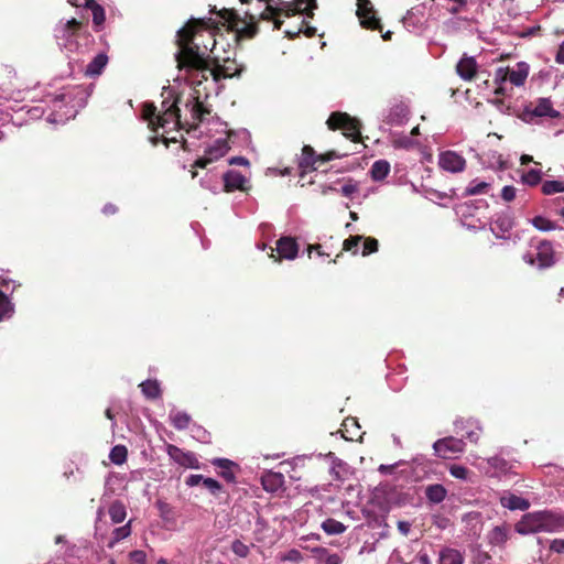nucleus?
Here are the masks:
<instances>
[{"instance_id":"f257e3e1","label":"nucleus","mask_w":564,"mask_h":564,"mask_svg":"<svg viewBox=\"0 0 564 564\" xmlns=\"http://www.w3.org/2000/svg\"><path fill=\"white\" fill-rule=\"evenodd\" d=\"M199 22L195 20L188 21L182 29L177 31V46L175 53L177 67L181 73H184L183 79L192 86H198L209 77L214 82H219L223 78H231L239 76L241 69L231 66H217L212 68L208 62V46L204 44L200 48L199 37H203L202 30L197 29Z\"/></svg>"},{"instance_id":"f03ea898","label":"nucleus","mask_w":564,"mask_h":564,"mask_svg":"<svg viewBox=\"0 0 564 564\" xmlns=\"http://www.w3.org/2000/svg\"><path fill=\"white\" fill-rule=\"evenodd\" d=\"M178 117L176 101H171L169 97L162 101L159 112L152 104H144L142 118L148 122L149 128L156 133V135L150 139L151 142L153 144H156L160 140L164 143L176 142L180 127Z\"/></svg>"},{"instance_id":"7ed1b4c3","label":"nucleus","mask_w":564,"mask_h":564,"mask_svg":"<svg viewBox=\"0 0 564 564\" xmlns=\"http://www.w3.org/2000/svg\"><path fill=\"white\" fill-rule=\"evenodd\" d=\"M563 528L564 517L547 510L529 512L516 524V531L522 535L538 532L555 533Z\"/></svg>"},{"instance_id":"20e7f679","label":"nucleus","mask_w":564,"mask_h":564,"mask_svg":"<svg viewBox=\"0 0 564 564\" xmlns=\"http://www.w3.org/2000/svg\"><path fill=\"white\" fill-rule=\"evenodd\" d=\"M86 94L82 87L67 88L57 95L53 100V107L56 113L50 115L47 121L51 123H62L74 118L78 108L84 107Z\"/></svg>"},{"instance_id":"39448f33","label":"nucleus","mask_w":564,"mask_h":564,"mask_svg":"<svg viewBox=\"0 0 564 564\" xmlns=\"http://www.w3.org/2000/svg\"><path fill=\"white\" fill-rule=\"evenodd\" d=\"M55 36L58 44L67 52L83 51L87 48L90 42V35L74 18L66 22H61L55 29Z\"/></svg>"},{"instance_id":"423d86ee","label":"nucleus","mask_w":564,"mask_h":564,"mask_svg":"<svg viewBox=\"0 0 564 564\" xmlns=\"http://www.w3.org/2000/svg\"><path fill=\"white\" fill-rule=\"evenodd\" d=\"M327 126L330 130H343L344 135L352 141H357L360 137L359 121L346 112H333L327 120Z\"/></svg>"},{"instance_id":"0eeeda50","label":"nucleus","mask_w":564,"mask_h":564,"mask_svg":"<svg viewBox=\"0 0 564 564\" xmlns=\"http://www.w3.org/2000/svg\"><path fill=\"white\" fill-rule=\"evenodd\" d=\"M206 115H208V111H206L200 104L195 102L192 109V116L194 120H197V127L196 129L199 130L200 133H207L210 135L214 134H227L229 135V132L226 130V123L221 122L218 118L213 119L212 121L206 119Z\"/></svg>"},{"instance_id":"6e6552de","label":"nucleus","mask_w":564,"mask_h":564,"mask_svg":"<svg viewBox=\"0 0 564 564\" xmlns=\"http://www.w3.org/2000/svg\"><path fill=\"white\" fill-rule=\"evenodd\" d=\"M523 260L536 267L538 269H546L555 263V254L553 246L550 241H541L534 252H529L523 256Z\"/></svg>"},{"instance_id":"1a4fd4ad","label":"nucleus","mask_w":564,"mask_h":564,"mask_svg":"<svg viewBox=\"0 0 564 564\" xmlns=\"http://www.w3.org/2000/svg\"><path fill=\"white\" fill-rule=\"evenodd\" d=\"M230 150L227 139L219 137L212 144L207 145L204 155L197 159L194 166L205 169L208 164L221 159Z\"/></svg>"},{"instance_id":"9d476101","label":"nucleus","mask_w":564,"mask_h":564,"mask_svg":"<svg viewBox=\"0 0 564 564\" xmlns=\"http://www.w3.org/2000/svg\"><path fill=\"white\" fill-rule=\"evenodd\" d=\"M433 449L436 456L443 459H452L464 452L465 443L463 440L453 436L444 437L433 444Z\"/></svg>"},{"instance_id":"9b49d317","label":"nucleus","mask_w":564,"mask_h":564,"mask_svg":"<svg viewBox=\"0 0 564 564\" xmlns=\"http://www.w3.org/2000/svg\"><path fill=\"white\" fill-rule=\"evenodd\" d=\"M275 251L279 253L278 258H275V256L273 253L274 249H271V254H270L271 258H274L275 262H280L281 259L292 261V260L296 259V257L299 254V245H297L296 240L292 237H281L276 241Z\"/></svg>"},{"instance_id":"f8f14e48","label":"nucleus","mask_w":564,"mask_h":564,"mask_svg":"<svg viewBox=\"0 0 564 564\" xmlns=\"http://www.w3.org/2000/svg\"><path fill=\"white\" fill-rule=\"evenodd\" d=\"M166 453L173 462H175L176 464H178L183 467L193 468V469L199 468L198 459L196 458L195 454L192 452H185L175 445L169 444L166 446Z\"/></svg>"},{"instance_id":"ddd939ff","label":"nucleus","mask_w":564,"mask_h":564,"mask_svg":"<svg viewBox=\"0 0 564 564\" xmlns=\"http://www.w3.org/2000/svg\"><path fill=\"white\" fill-rule=\"evenodd\" d=\"M438 165L449 173H458L465 169V159L454 151H444L438 155Z\"/></svg>"},{"instance_id":"4468645a","label":"nucleus","mask_w":564,"mask_h":564,"mask_svg":"<svg viewBox=\"0 0 564 564\" xmlns=\"http://www.w3.org/2000/svg\"><path fill=\"white\" fill-rule=\"evenodd\" d=\"M314 9H316V0H292L281 2V10L286 17H292L296 13H304L307 17H312Z\"/></svg>"},{"instance_id":"2eb2a0df","label":"nucleus","mask_w":564,"mask_h":564,"mask_svg":"<svg viewBox=\"0 0 564 564\" xmlns=\"http://www.w3.org/2000/svg\"><path fill=\"white\" fill-rule=\"evenodd\" d=\"M487 467H481L490 477H501L511 473L513 465L500 456L486 459Z\"/></svg>"},{"instance_id":"dca6fc26","label":"nucleus","mask_w":564,"mask_h":564,"mask_svg":"<svg viewBox=\"0 0 564 564\" xmlns=\"http://www.w3.org/2000/svg\"><path fill=\"white\" fill-rule=\"evenodd\" d=\"M357 15L365 28H379V20L375 15L373 7L369 0H357Z\"/></svg>"},{"instance_id":"f3484780","label":"nucleus","mask_w":564,"mask_h":564,"mask_svg":"<svg viewBox=\"0 0 564 564\" xmlns=\"http://www.w3.org/2000/svg\"><path fill=\"white\" fill-rule=\"evenodd\" d=\"M224 186L226 192L247 191L249 188V180L240 172L235 170L227 171L224 176Z\"/></svg>"},{"instance_id":"a211bd4d","label":"nucleus","mask_w":564,"mask_h":564,"mask_svg":"<svg viewBox=\"0 0 564 564\" xmlns=\"http://www.w3.org/2000/svg\"><path fill=\"white\" fill-rule=\"evenodd\" d=\"M284 475L282 473L267 470L261 476V485L267 492H278L284 487Z\"/></svg>"},{"instance_id":"6ab92c4d","label":"nucleus","mask_w":564,"mask_h":564,"mask_svg":"<svg viewBox=\"0 0 564 564\" xmlns=\"http://www.w3.org/2000/svg\"><path fill=\"white\" fill-rule=\"evenodd\" d=\"M527 113L534 117H550L557 118L560 112L553 109L552 102L549 98H540L535 106L531 105L527 108Z\"/></svg>"},{"instance_id":"aec40b11","label":"nucleus","mask_w":564,"mask_h":564,"mask_svg":"<svg viewBox=\"0 0 564 564\" xmlns=\"http://www.w3.org/2000/svg\"><path fill=\"white\" fill-rule=\"evenodd\" d=\"M477 67L475 57L464 55L457 63L456 72L462 79L470 80L476 75Z\"/></svg>"},{"instance_id":"412c9836","label":"nucleus","mask_w":564,"mask_h":564,"mask_svg":"<svg viewBox=\"0 0 564 564\" xmlns=\"http://www.w3.org/2000/svg\"><path fill=\"white\" fill-rule=\"evenodd\" d=\"M500 503L503 508L509 509L511 511H524L530 508V502L527 499L519 497L514 494H511L509 491H506L501 495Z\"/></svg>"},{"instance_id":"4be33fe9","label":"nucleus","mask_w":564,"mask_h":564,"mask_svg":"<svg viewBox=\"0 0 564 564\" xmlns=\"http://www.w3.org/2000/svg\"><path fill=\"white\" fill-rule=\"evenodd\" d=\"M330 460V475L336 480H345L350 474L349 466L343 462L341 459L337 458L334 453H328L326 456Z\"/></svg>"},{"instance_id":"5701e85b","label":"nucleus","mask_w":564,"mask_h":564,"mask_svg":"<svg viewBox=\"0 0 564 564\" xmlns=\"http://www.w3.org/2000/svg\"><path fill=\"white\" fill-rule=\"evenodd\" d=\"M530 72V66L525 62L517 63L516 67L509 68L508 80L516 87L524 85Z\"/></svg>"},{"instance_id":"b1692460","label":"nucleus","mask_w":564,"mask_h":564,"mask_svg":"<svg viewBox=\"0 0 564 564\" xmlns=\"http://www.w3.org/2000/svg\"><path fill=\"white\" fill-rule=\"evenodd\" d=\"M511 228L512 221L508 216H499L490 225V229L497 238H505Z\"/></svg>"},{"instance_id":"393cba45","label":"nucleus","mask_w":564,"mask_h":564,"mask_svg":"<svg viewBox=\"0 0 564 564\" xmlns=\"http://www.w3.org/2000/svg\"><path fill=\"white\" fill-rule=\"evenodd\" d=\"M464 556L463 554L455 549L444 547L440 551L438 554V564H463Z\"/></svg>"},{"instance_id":"a878e982","label":"nucleus","mask_w":564,"mask_h":564,"mask_svg":"<svg viewBox=\"0 0 564 564\" xmlns=\"http://www.w3.org/2000/svg\"><path fill=\"white\" fill-rule=\"evenodd\" d=\"M212 464L216 467H218L221 471L220 475L228 481V482H235L236 481V475L231 470L236 464L227 458H214L212 460Z\"/></svg>"},{"instance_id":"bb28decb","label":"nucleus","mask_w":564,"mask_h":564,"mask_svg":"<svg viewBox=\"0 0 564 564\" xmlns=\"http://www.w3.org/2000/svg\"><path fill=\"white\" fill-rule=\"evenodd\" d=\"M530 224L539 231L541 232H550L557 229H562L555 221L549 219L544 216H535L534 218L530 219Z\"/></svg>"},{"instance_id":"cd10ccee","label":"nucleus","mask_w":564,"mask_h":564,"mask_svg":"<svg viewBox=\"0 0 564 564\" xmlns=\"http://www.w3.org/2000/svg\"><path fill=\"white\" fill-rule=\"evenodd\" d=\"M108 63V56L105 53L97 54L86 67V74L89 76L100 75Z\"/></svg>"},{"instance_id":"c85d7f7f","label":"nucleus","mask_w":564,"mask_h":564,"mask_svg":"<svg viewBox=\"0 0 564 564\" xmlns=\"http://www.w3.org/2000/svg\"><path fill=\"white\" fill-rule=\"evenodd\" d=\"M389 173L390 163L387 160L375 161L370 170L371 178L377 182L383 181Z\"/></svg>"},{"instance_id":"c756f323","label":"nucleus","mask_w":564,"mask_h":564,"mask_svg":"<svg viewBox=\"0 0 564 564\" xmlns=\"http://www.w3.org/2000/svg\"><path fill=\"white\" fill-rule=\"evenodd\" d=\"M84 4L91 10L93 23L95 24L96 29L99 30L106 19L105 9L95 0H85Z\"/></svg>"},{"instance_id":"7c9ffc66","label":"nucleus","mask_w":564,"mask_h":564,"mask_svg":"<svg viewBox=\"0 0 564 564\" xmlns=\"http://www.w3.org/2000/svg\"><path fill=\"white\" fill-rule=\"evenodd\" d=\"M139 387L142 394L148 399H158L161 397V387L158 380H144Z\"/></svg>"},{"instance_id":"2f4dec72","label":"nucleus","mask_w":564,"mask_h":564,"mask_svg":"<svg viewBox=\"0 0 564 564\" xmlns=\"http://www.w3.org/2000/svg\"><path fill=\"white\" fill-rule=\"evenodd\" d=\"M170 420L176 430H185L189 426L191 416L186 412L172 410Z\"/></svg>"},{"instance_id":"473e14b6","label":"nucleus","mask_w":564,"mask_h":564,"mask_svg":"<svg viewBox=\"0 0 564 564\" xmlns=\"http://www.w3.org/2000/svg\"><path fill=\"white\" fill-rule=\"evenodd\" d=\"M425 495L431 502L440 503L446 498L447 491L444 486L436 484L429 486Z\"/></svg>"},{"instance_id":"72a5a7b5","label":"nucleus","mask_w":564,"mask_h":564,"mask_svg":"<svg viewBox=\"0 0 564 564\" xmlns=\"http://www.w3.org/2000/svg\"><path fill=\"white\" fill-rule=\"evenodd\" d=\"M324 532L328 535H338L346 531V525L340 521H337L333 518H328L321 524Z\"/></svg>"},{"instance_id":"f704fd0d","label":"nucleus","mask_w":564,"mask_h":564,"mask_svg":"<svg viewBox=\"0 0 564 564\" xmlns=\"http://www.w3.org/2000/svg\"><path fill=\"white\" fill-rule=\"evenodd\" d=\"M344 430L339 431L345 440L352 441L357 436L360 426L355 417H348L343 423Z\"/></svg>"},{"instance_id":"c9c22d12","label":"nucleus","mask_w":564,"mask_h":564,"mask_svg":"<svg viewBox=\"0 0 564 564\" xmlns=\"http://www.w3.org/2000/svg\"><path fill=\"white\" fill-rule=\"evenodd\" d=\"M391 143L394 149L404 150H410L417 145V141L413 140L411 135L403 133L393 135Z\"/></svg>"},{"instance_id":"e433bc0d","label":"nucleus","mask_w":564,"mask_h":564,"mask_svg":"<svg viewBox=\"0 0 564 564\" xmlns=\"http://www.w3.org/2000/svg\"><path fill=\"white\" fill-rule=\"evenodd\" d=\"M490 184L485 181L473 180L465 188L466 196L479 195L487 193Z\"/></svg>"},{"instance_id":"4c0bfd02","label":"nucleus","mask_w":564,"mask_h":564,"mask_svg":"<svg viewBox=\"0 0 564 564\" xmlns=\"http://www.w3.org/2000/svg\"><path fill=\"white\" fill-rule=\"evenodd\" d=\"M109 516L113 523H121L127 516L123 503L116 501L109 508Z\"/></svg>"},{"instance_id":"58836bf2","label":"nucleus","mask_w":564,"mask_h":564,"mask_svg":"<svg viewBox=\"0 0 564 564\" xmlns=\"http://www.w3.org/2000/svg\"><path fill=\"white\" fill-rule=\"evenodd\" d=\"M128 451L124 445H116L111 448L109 459L116 465H122L127 460Z\"/></svg>"},{"instance_id":"ea45409f","label":"nucleus","mask_w":564,"mask_h":564,"mask_svg":"<svg viewBox=\"0 0 564 564\" xmlns=\"http://www.w3.org/2000/svg\"><path fill=\"white\" fill-rule=\"evenodd\" d=\"M507 539V530L502 527H495L488 535L489 543L494 545H502Z\"/></svg>"},{"instance_id":"a19ab883","label":"nucleus","mask_w":564,"mask_h":564,"mask_svg":"<svg viewBox=\"0 0 564 564\" xmlns=\"http://www.w3.org/2000/svg\"><path fill=\"white\" fill-rule=\"evenodd\" d=\"M542 180V172L539 169H531L521 175V182L528 186H535Z\"/></svg>"},{"instance_id":"79ce46f5","label":"nucleus","mask_w":564,"mask_h":564,"mask_svg":"<svg viewBox=\"0 0 564 564\" xmlns=\"http://www.w3.org/2000/svg\"><path fill=\"white\" fill-rule=\"evenodd\" d=\"M509 68L508 67H498L495 70L494 82L497 85L496 94L500 95L503 91L502 85L508 80Z\"/></svg>"},{"instance_id":"37998d69","label":"nucleus","mask_w":564,"mask_h":564,"mask_svg":"<svg viewBox=\"0 0 564 564\" xmlns=\"http://www.w3.org/2000/svg\"><path fill=\"white\" fill-rule=\"evenodd\" d=\"M131 534L130 522L124 525L117 528L112 532V538L108 544L109 547H113L116 543L128 538Z\"/></svg>"},{"instance_id":"c03bdc74","label":"nucleus","mask_w":564,"mask_h":564,"mask_svg":"<svg viewBox=\"0 0 564 564\" xmlns=\"http://www.w3.org/2000/svg\"><path fill=\"white\" fill-rule=\"evenodd\" d=\"M14 312V306L9 297L0 292V321L11 317Z\"/></svg>"},{"instance_id":"a18cd8bd","label":"nucleus","mask_w":564,"mask_h":564,"mask_svg":"<svg viewBox=\"0 0 564 564\" xmlns=\"http://www.w3.org/2000/svg\"><path fill=\"white\" fill-rule=\"evenodd\" d=\"M564 192V181H545L542 184V193L544 195H553Z\"/></svg>"},{"instance_id":"49530a36","label":"nucleus","mask_w":564,"mask_h":564,"mask_svg":"<svg viewBox=\"0 0 564 564\" xmlns=\"http://www.w3.org/2000/svg\"><path fill=\"white\" fill-rule=\"evenodd\" d=\"M231 551L234 552V554H236L237 556L241 557V558H245L249 555L250 553V547L249 545H247L246 543H243L242 541L240 540H235L232 543H231Z\"/></svg>"},{"instance_id":"de8ad7c7","label":"nucleus","mask_w":564,"mask_h":564,"mask_svg":"<svg viewBox=\"0 0 564 564\" xmlns=\"http://www.w3.org/2000/svg\"><path fill=\"white\" fill-rule=\"evenodd\" d=\"M449 474L456 479L467 480L469 471L462 465H453L449 468Z\"/></svg>"},{"instance_id":"09e8293b","label":"nucleus","mask_w":564,"mask_h":564,"mask_svg":"<svg viewBox=\"0 0 564 564\" xmlns=\"http://www.w3.org/2000/svg\"><path fill=\"white\" fill-rule=\"evenodd\" d=\"M158 508L160 511V517L162 520L166 523L171 522L173 520V512L171 507L165 502H159Z\"/></svg>"},{"instance_id":"8fccbe9b","label":"nucleus","mask_w":564,"mask_h":564,"mask_svg":"<svg viewBox=\"0 0 564 564\" xmlns=\"http://www.w3.org/2000/svg\"><path fill=\"white\" fill-rule=\"evenodd\" d=\"M378 250V240L371 237L365 239L362 256H368Z\"/></svg>"},{"instance_id":"3c124183","label":"nucleus","mask_w":564,"mask_h":564,"mask_svg":"<svg viewBox=\"0 0 564 564\" xmlns=\"http://www.w3.org/2000/svg\"><path fill=\"white\" fill-rule=\"evenodd\" d=\"M313 155H314L313 149L308 145L304 147L303 151H302L301 165H303V166L313 165L314 164Z\"/></svg>"},{"instance_id":"603ef678","label":"nucleus","mask_w":564,"mask_h":564,"mask_svg":"<svg viewBox=\"0 0 564 564\" xmlns=\"http://www.w3.org/2000/svg\"><path fill=\"white\" fill-rule=\"evenodd\" d=\"M279 11H282L281 10V6L278 8V7L273 6L272 3H268L265 6V9L260 13V18L262 20H268L269 21L273 17H275Z\"/></svg>"},{"instance_id":"864d4df0","label":"nucleus","mask_w":564,"mask_h":564,"mask_svg":"<svg viewBox=\"0 0 564 564\" xmlns=\"http://www.w3.org/2000/svg\"><path fill=\"white\" fill-rule=\"evenodd\" d=\"M193 436L198 440L199 442L202 443H209L210 442V435L209 433L200 427V426H197V427H194L193 429Z\"/></svg>"},{"instance_id":"5fc2aeb1","label":"nucleus","mask_w":564,"mask_h":564,"mask_svg":"<svg viewBox=\"0 0 564 564\" xmlns=\"http://www.w3.org/2000/svg\"><path fill=\"white\" fill-rule=\"evenodd\" d=\"M203 484L214 495L218 494L221 489V485L214 478L204 477Z\"/></svg>"},{"instance_id":"6e6d98bb","label":"nucleus","mask_w":564,"mask_h":564,"mask_svg":"<svg viewBox=\"0 0 564 564\" xmlns=\"http://www.w3.org/2000/svg\"><path fill=\"white\" fill-rule=\"evenodd\" d=\"M517 189L511 185H506L501 189V197L506 202H511L516 197Z\"/></svg>"},{"instance_id":"4d7b16f0","label":"nucleus","mask_w":564,"mask_h":564,"mask_svg":"<svg viewBox=\"0 0 564 564\" xmlns=\"http://www.w3.org/2000/svg\"><path fill=\"white\" fill-rule=\"evenodd\" d=\"M361 236H352L344 241L345 250L352 251L361 241Z\"/></svg>"},{"instance_id":"13d9d810","label":"nucleus","mask_w":564,"mask_h":564,"mask_svg":"<svg viewBox=\"0 0 564 564\" xmlns=\"http://www.w3.org/2000/svg\"><path fill=\"white\" fill-rule=\"evenodd\" d=\"M550 550L557 554H564V539H554L550 543Z\"/></svg>"},{"instance_id":"bf43d9fd","label":"nucleus","mask_w":564,"mask_h":564,"mask_svg":"<svg viewBox=\"0 0 564 564\" xmlns=\"http://www.w3.org/2000/svg\"><path fill=\"white\" fill-rule=\"evenodd\" d=\"M129 556L133 562L139 564H144L147 560L145 553L141 550L132 551Z\"/></svg>"},{"instance_id":"052dcab7","label":"nucleus","mask_w":564,"mask_h":564,"mask_svg":"<svg viewBox=\"0 0 564 564\" xmlns=\"http://www.w3.org/2000/svg\"><path fill=\"white\" fill-rule=\"evenodd\" d=\"M203 480H204V476L203 475L193 474V475H189L186 478L185 484L188 487H195V486L199 485L200 482H203Z\"/></svg>"},{"instance_id":"680f3d73","label":"nucleus","mask_w":564,"mask_h":564,"mask_svg":"<svg viewBox=\"0 0 564 564\" xmlns=\"http://www.w3.org/2000/svg\"><path fill=\"white\" fill-rule=\"evenodd\" d=\"M228 163L230 165H241V166H247V167H249V165H250L249 160L245 156H232L228 160Z\"/></svg>"},{"instance_id":"e2e57ef3","label":"nucleus","mask_w":564,"mask_h":564,"mask_svg":"<svg viewBox=\"0 0 564 564\" xmlns=\"http://www.w3.org/2000/svg\"><path fill=\"white\" fill-rule=\"evenodd\" d=\"M398 530L402 535L406 536L410 533L411 523L403 520L398 521Z\"/></svg>"},{"instance_id":"0e129e2a","label":"nucleus","mask_w":564,"mask_h":564,"mask_svg":"<svg viewBox=\"0 0 564 564\" xmlns=\"http://www.w3.org/2000/svg\"><path fill=\"white\" fill-rule=\"evenodd\" d=\"M480 435V427H476L475 430L467 431L465 436L470 441L476 443Z\"/></svg>"},{"instance_id":"69168bd1","label":"nucleus","mask_w":564,"mask_h":564,"mask_svg":"<svg viewBox=\"0 0 564 564\" xmlns=\"http://www.w3.org/2000/svg\"><path fill=\"white\" fill-rule=\"evenodd\" d=\"M341 558L338 554H328L325 558V564H340Z\"/></svg>"},{"instance_id":"338daca9","label":"nucleus","mask_w":564,"mask_h":564,"mask_svg":"<svg viewBox=\"0 0 564 564\" xmlns=\"http://www.w3.org/2000/svg\"><path fill=\"white\" fill-rule=\"evenodd\" d=\"M555 61H556L558 64H564V41H563V43L560 45V48H558V51H557V54H556Z\"/></svg>"},{"instance_id":"774afa93","label":"nucleus","mask_w":564,"mask_h":564,"mask_svg":"<svg viewBox=\"0 0 564 564\" xmlns=\"http://www.w3.org/2000/svg\"><path fill=\"white\" fill-rule=\"evenodd\" d=\"M417 560L420 564H432L431 558L426 553H419Z\"/></svg>"}]
</instances>
